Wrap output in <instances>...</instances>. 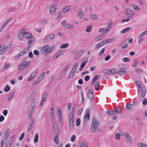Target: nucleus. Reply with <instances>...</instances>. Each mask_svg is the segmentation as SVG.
<instances>
[{"label":"nucleus","instance_id":"obj_1","mask_svg":"<svg viewBox=\"0 0 147 147\" xmlns=\"http://www.w3.org/2000/svg\"><path fill=\"white\" fill-rule=\"evenodd\" d=\"M99 126V123L97 119L95 117H93L90 127L91 131L92 132H95L98 129Z\"/></svg>","mask_w":147,"mask_h":147},{"label":"nucleus","instance_id":"obj_2","mask_svg":"<svg viewBox=\"0 0 147 147\" xmlns=\"http://www.w3.org/2000/svg\"><path fill=\"white\" fill-rule=\"evenodd\" d=\"M90 111V109L89 108L87 109L86 110L87 112L85 113L84 116L83 121L84 125L86 124L87 120H88L90 119V114L89 113Z\"/></svg>","mask_w":147,"mask_h":147},{"label":"nucleus","instance_id":"obj_3","mask_svg":"<svg viewBox=\"0 0 147 147\" xmlns=\"http://www.w3.org/2000/svg\"><path fill=\"white\" fill-rule=\"evenodd\" d=\"M112 20L109 21L107 23V26L105 29L103 33H107L109 32L112 26Z\"/></svg>","mask_w":147,"mask_h":147},{"label":"nucleus","instance_id":"obj_4","mask_svg":"<svg viewBox=\"0 0 147 147\" xmlns=\"http://www.w3.org/2000/svg\"><path fill=\"white\" fill-rule=\"evenodd\" d=\"M47 96L48 93L47 92H45L44 93L42 97V99L40 105L42 106L43 105L47 99Z\"/></svg>","mask_w":147,"mask_h":147},{"label":"nucleus","instance_id":"obj_5","mask_svg":"<svg viewBox=\"0 0 147 147\" xmlns=\"http://www.w3.org/2000/svg\"><path fill=\"white\" fill-rule=\"evenodd\" d=\"M57 8V5L56 4H53L50 6L49 8V11L51 14H53L56 10Z\"/></svg>","mask_w":147,"mask_h":147},{"label":"nucleus","instance_id":"obj_6","mask_svg":"<svg viewBox=\"0 0 147 147\" xmlns=\"http://www.w3.org/2000/svg\"><path fill=\"white\" fill-rule=\"evenodd\" d=\"M29 48L30 47L28 48H25L22 50L17 55V57H19L20 56L27 53L29 51Z\"/></svg>","mask_w":147,"mask_h":147},{"label":"nucleus","instance_id":"obj_7","mask_svg":"<svg viewBox=\"0 0 147 147\" xmlns=\"http://www.w3.org/2000/svg\"><path fill=\"white\" fill-rule=\"evenodd\" d=\"M38 70V69H36L34 71L32 72L31 75L30 76L28 79L27 80L28 81L31 80L35 77L37 74Z\"/></svg>","mask_w":147,"mask_h":147},{"label":"nucleus","instance_id":"obj_8","mask_svg":"<svg viewBox=\"0 0 147 147\" xmlns=\"http://www.w3.org/2000/svg\"><path fill=\"white\" fill-rule=\"evenodd\" d=\"M125 134L127 142L129 143H132V141L131 138L129 134L127 132H125Z\"/></svg>","mask_w":147,"mask_h":147},{"label":"nucleus","instance_id":"obj_9","mask_svg":"<svg viewBox=\"0 0 147 147\" xmlns=\"http://www.w3.org/2000/svg\"><path fill=\"white\" fill-rule=\"evenodd\" d=\"M45 73L44 72L42 73L40 76L39 78L37 79V82H34L33 83L34 85H36V84L38 83V82H41V81L44 78L45 76Z\"/></svg>","mask_w":147,"mask_h":147},{"label":"nucleus","instance_id":"obj_10","mask_svg":"<svg viewBox=\"0 0 147 147\" xmlns=\"http://www.w3.org/2000/svg\"><path fill=\"white\" fill-rule=\"evenodd\" d=\"M49 51V46L48 45L43 47L41 49V52L42 53H45Z\"/></svg>","mask_w":147,"mask_h":147},{"label":"nucleus","instance_id":"obj_11","mask_svg":"<svg viewBox=\"0 0 147 147\" xmlns=\"http://www.w3.org/2000/svg\"><path fill=\"white\" fill-rule=\"evenodd\" d=\"M55 34H50L48 36L45 38L43 40L45 42H46L48 40H51L55 36Z\"/></svg>","mask_w":147,"mask_h":147},{"label":"nucleus","instance_id":"obj_12","mask_svg":"<svg viewBox=\"0 0 147 147\" xmlns=\"http://www.w3.org/2000/svg\"><path fill=\"white\" fill-rule=\"evenodd\" d=\"M16 92L15 89L13 90L9 94L7 98V100L10 101L14 96V94Z\"/></svg>","mask_w":147,"mask_h":147},{"label":"nucleus","instance_id":"obj_13","mask_svg":"<svg viewBox=\"0 0 147 147\" xmlns=\"http://www.w3.org/2000/svg\"><path fill=\"white\" fill-rule=\"evenodd\" d=\"M26 29L24 28H22L20 30L19 32L18 36L20 39L21 38H22V36H24V34L25 33Z\"/></svg>","mask_w":147,"mask_h":147},{"label":"nucleus","instance_id":"obj_14","mask_svg":"<svg viewBox=\"0 0 147 147\" xmlns=\"http://www.w3.org/2000/svg\"><path fill=\"white\" fill-rule=\"evenodd\" d=\"M87 96L88 98L91 100L93 99V96L92 94V91L90 89L88 90L87 93Z\"/></svg>","mask_w":147,"mask_h":147},{"label":"nucleus","instance_id":"obj_15","mask_svg":"<svg viewBox=\"0 0 147 147\" xmlns=\"http://www.w3.org/2000/svg\"><path fill=\"white\" fill-rule=\"evenodd\" d=\"M118 75L120 76H123L125 74L126 72L125 69L123 68L117 71Z\"/></svg>","mask_w":147,"mask_h":147},{"label":"nucleus","instance_id":"obj_16","mask_svg":"<svg viewBox=\"0 0 147 147\" xmlns=\"http://www.w3.org/2000/svg\"><path fill=\"white\" fill-rule=\"evenodd\" d=\"M9 129H7L6 131L5 132L4 135V141L5 142H7V139H8V137L9 136Z\"/></svg>","mask_w":147,"mask_h":147},{"label":"nucleus","instance_id":"obj_17","mask_svg":"<svg viewBox=\"0 0 147 147\" xmlns=\"http://www.w3.org/2000/svg\"><path fill=\"white\" fill-rule=\"evenodd\" d=\"M107 114L110 116H115L117 115V113L115 111L110 110L108 111L107 112Z\"/></svg>","mask_w":147,"mask_h":147},{"label":"nucleus","instance_id":"obj_18","mask_svg":"<svg viewBox=\"0 0 147 147\" xmlns=\"http://www.w3.org/2000/svg\"><path fill=\"white\" fill-rule=\"evenodd\" d=\"M23 37L29 39L30 38H33L32 34L28 32H25L24 34Z\"/></svg>","mask_w":147,"mask_h":147},{"label":"nucleus","instance_id":"obj_19","mask_svg":"<svg viewBox=\"0 0 147 147\" xmlns=\"http://www.w3.org/2000/svg\"><path fill=\"white\" fill-rule=\"evenodd\" d=\"M61 51H57L56 53H55L53 55V59H56L60 56L62 54Z\"/></svg>","mask_w":147,"mask_h":147},{"label":"nucleus","instance_id":"obj_20","mask_svg":"<svg viewBox=\"0 0 147 147\" xmlns=\"http://www.w3.org/2000/svg\"><path fill=\"white\" fill-rule=\"evenodd\" d=\"M84 52V50H81L80 52L78 53L76 56L75 59H78L83 55Z\"/></svg>","mask_w":147,"mask_h":147},{"label":"nucleus","instance_id":"obj_21","mask_svg":"<svg viewBox=\"0 0 147 147\" xmlns=\"http://www.w3.org/2000/svg\"><path fill=\"white\" fill-rule=\"evenodd\" d=\"M69 67V65H67L64 67L61 75L62 76H63V77L64 76L68 68Z\"/></svg>","mask_w":147,"mask_h":147},{"label":"nucleus","instance_id":"obj_22","mask_svg":"<svg viewBox=\"0 0 147 147\" xmlns=\"http://www.w3.org/2000/svg\"><path fill=\"white\" fill-rule=\"evenodd\" d=\"M88 61V59L87 58H84L82 61V63L81 66L84 67Z\"/></svg>","mask_w":147,"mask_h":147},{"label":"nucleus","instance_id":"obj_23","mask_svg":"<svg viewBox=\"0 0 147 147\" xmlns=\"http://www.w3.org/2000/svg\"><path fill=\"white\" fill-rule=\"evenodd\" d=\"M90 18L93 20H95L98 19V17L96 15L93 13H91L90 14Z\"/></svg>","mask_w":147,"mask_h":147},{"label":"nucleus","instance_id":"obj_24","mask_svg":"<svg viewBox=\"0 0 147 147\" xmlns=\"http://www.w3.org/2000/svg\"><path fill=\"white\" fill-rule=\"evenodd\" d=\"M142 92L141 95V97L142 98H144L145 95L146 93V88L144 87H142Z\"/></svg>","mask_w":147,"mask_h":147},{"label":"nucleus","instance_id":"obj_25","mask_svg":"<svg viewBox=\"0 0 147 147\" xmlns=\"http://www.w3.org/2000/svg\"><path fill=\"white\" fill-rule=\"evenodd\" d=\"M71 6H67L65 7L62 9V11L63 12H65L69 11L71 8Z\"/></svg>","mask_w":147,"mask_h":147},{"label":"nucleus","instance_id":"obj_26","mask_svg":"<svg viewBox=\"0 0 147 147\" xmlns=\"http://www.w3.org/2000/svg\"><path fill=\"white\" fill-rule=\"evenodd\" d=\"M30 64V62L29 61H26L21 63L22 66H23L24 68L28 66Z\"/></svg>","mask_w":147,"mask_h":147},{"label":"nucleus","instance_id":"obj_27","mask_svg":"<svg viewBox=\"0 0 147 147\" xmlns=\"http://www.w3.org/2000/svg\"><path fill=\"white\" fill-rule=\"evenodd\" d=\"M79 16L80 19L84 17V14L82 9H80L78 11Z\"/></svg>","mask_w":147,"mask_h":147},{"label":"nucleus","instance_id":"obj_28","mask_svg":"<svg viewBox=\"0 0 147 147\" xmlns=\"http://www.w3.org/2000/svg\"><path fill=\"white\" fill-rule=\"evenodd\" d=\"M36 104V99H33L32 100V102L31 103V105L30 107V108L31 109H32L33 110V109L35 107V105Z\"/></svg>","mask_w":147,"mask_h":147},{"label":"nucleus","instance_id":"obj_29","mask_svg":"<svg viewBox=\"0 0 147 147\" xmlns=\"http://www.w3.org/2000/svg\"><path fill=\"white\" fill-rule=\"evenodd\" d=\"M117 73V70L115 69H112L109 70V75H113Z\"/></svg>","mask_w":147,"mask_h":147},{"label":"nucleus","instance_id":"obj_30","mask_svg":"<svg viewBox=\"0 0 147 147\" xmlns=\"http://www.w3.org/2000/svg\"><path fill=\"white\" fill-rule=\"evenodd\" d=\"M104 33H103L102 34L100 35L97 38H95V41H97L98 40H100L103 38L104 37Z\"/></svg>","mask_w":147,"mask_h":147},{"label":"nucleus","instance_id":"obj_31","mask_svg":"<svg viewBox=\"0 0 147 147\" xmlns=\"http://www.w3.org/2000/svg\"><path fill=\"white\" fill-rule=\"evenodd\" d=\"M64 27L65 28H67L69 29H73L74 26L73 25L70 24H66L64 26Z\"/></svg>","mask_w":147,"mask_h":147},{"label":"nucleus","instance_id":"obj_32","mask_svg":"<svg viewBox=\"0 0 147 147\" xmlns=\"http://www.w3.org/2000/svg\"><path fill=\"white\" fill-rule=\"evenodd\" d=\"M79 147H88L87 144L84 142H80L78 144Z\"/></svg>","mask_w":147,"mask_h":147},{"label":"nucleus","instance_id":"obj_33","mask_svg":"<svg viewBox=\"0 0 147 147\" xmlns=\"http://www.w3.org/2000/svg\"><path fill=\"white\" fill-rule=\"evenodd\" d=\"M100 84L99 82H96L95 84V87L96 90L98 91L99 89Z\"/></svg>","mask_w":147,"mask_h":147},{"label":"nucleus","instance_id":"obj_34","mask_svg":"<svg viewBox=\"0 0 147 147\" xmlns=\"http://www.w3.org/2000/svg\"><path fill=\"white\" fill-rule=\"evenodd\" d=\"M131 29L130 27H127L125 28V29L122 30L121 31V33L124 34L126 32H129Z\"/></svg>","mask_w":147,"mask_h":147},{"label":"nucleus","instance_id":"obj_35","mask_svg":"<svg viewBox=\"0 0 147 147\" xmlns=\"http://www.w3.org/2000/svg\"><path fill=\"white\" fill-rule=\"evenodd\" d=\"M133 107V105L131 103H129L127 104L126 106V108L128 110H131Z\"/></svg>","mask_w":147,"mask_h":147},{"label":"nucleus","instance_id":"obj_36","mask_svg":"<svg viewBox=\"0 0 147 147\" xmlns=\"http://www.w3.org/2000/svg\"><path fill=\"white\" fill-rule=\"evenodd\" d=\"M69 128L70 130H71L73 128L74 125L73 120H69Z\"/></svg>","mask_w":147,"mask_h":147},{"label":"nucleus","instance_id":"obj_37","mask_svg":"<svg viewBox=\"0 0 147 147\" xmlns=\"http://www.w3.org/2000/svg\"><path fill=\"white\" fill-rule=\"evenodd\" d=\"M103 45L100 42L99 44H97L95 46V49L96 50H98L100 48L102 47Z\"/></svg>","mask_w":147,"mask_h":147},{"label":"nucleus","instance_id":"obj_38","mask_svg":"<svg viewBox=\"0 0 147 147\" xmlns=\"http://www.w3.org/2000/svg\"><path fill=\"white\" fill-rule=\"evenodd\" d=\"M54 140L55 142L57 144L59 143V141L58 140V136L57 134L55 136L54 138Z\"/></svg>","mask_w":147,"mask_h":147},{"label":"nucleus","instance_id":"obj_39","mask_svg":"<svg viewBox=\"0 0 147 147\" xmlns=\"http://www.w3.org/2000/svg\"><path fill=\"white\" fill-rule=\"evenodd\" d=\"M137 144L138 146L140 147H147V146L146 144L142 142H138Z\"/></svg>","mask_w":147,"mask_h":147},{"label":"nucleus","instance_id":"obj_40","mask_svg":"<svg viewBox=\"0 0 147 147\" xmlns=\"http://www.w3.org/2000/svg\"><path fill=\"white\" fill-rule=\"evenodd\" d=\"M136 120L138 124L139 125H142V122L140 119L138 117H137L136 118Z\"/></svg>","mask_w":147,"mask_h":147},{"label":"nucleus","instance_id":"obj_41","mask_svg":"<svg viewBox=\"0 0 147 147\" xmlns=\"http://www.w3.org/2000/svg\"><path fill=\"white\" fill-rule=\"evenodd\" d=\"M38 134L36 133L35 134L34 139V142L37 143L38 142Z\"/></svg>","mask_w":147,"mask_h":147},{"label":"nucleus","instance_id":"obj_42","mask_svg":"<svg viewBox=\"0 0 147 147\" xmlns=\"http://www.w3.org/2000/svg\"><path fill=\"white\" fill-rule=\"evenodd\" d=\"M115 111H116L117 113H120L121 112V107H117L115 108Z\"/></svg>","mask_w":147,"mask_h":147},{"label":"nucleus","instance_id":"obj_43","mask_svg":"<svg viewBox=\"0 0 147 147\" xmlns=\"http://www.w3.org/2000/svg\"><path fill=\"white\" fill-rule=\"evenodd\" d=\"M61 11H59L57 12L55 14V16H57V19H58L61 17Z\"/></svg>","mask_w":147,"mask_h":147},{"label":"nucleus","instance_id":"obj_44","mask_svg":"<svg viewBox=\"0 0 147 147\" xmlns=\"http://www.w3.org/2000/svg\"><path fill=\"white\" fill-rule=\"evenodd\" d=\"M74 112H71L69 115V120H73L74 116Z\"/></svg>","mask_w":147,"mask_h":147},{"label":"nucleus","instance_id":"obj_45","mask_svg":"<svg viewBox=\"0 0 147 147\" xmlns=\"http://www.w3.org/2000/svg\"><path fill=\"white\" fill-rule=\"evenodd\" d=\"M109 41L108 40V39L104 40H102V41H101V42L102 44L103 45H105L108 43H109Z\"/></svg>","mask_w":147,"mask_h":147},{"label":"nucleus","instance_id":"obj_46","mask_svg":"<svg viewBox=\"0 0 147 147\" xmlns=\"http://www.w3.org/2000/svg\"><path fill=\"white\" fill-rule=\"evenodd\" d=\"M68 45H69L68 43H66L61 45L60 46V48L61 49L66 48L67 47Z\"/></svg>","mask_w":147,"mask_h":147},{"label":"nucleus","instance_id":"obj_47","mask_svg":"<svg viewBox=\"0 0 147 147\" xmlns=\"http://www.w3.org/2000/svg\"><path fill=\"white\" fill-rule=\"evenodd\" d=\"M9 65L8 64H6L2 69V71H3L5 70H6L7 69V68H8L9 67Z\"/></svg>","mask_w":147,"mask_h":147},{"label":"nucleus","instance_id":"obj_48","mask_svg":"<svg viewBox=\"0 0 147 147\" xmlns=\"http://www.w3.org/2000/svg\"><path fill=\"white\" fill-rule=\"evenodd\" d=\"M13 18H9L8 20H6L4 24H5L6 25H7L11 21L13 20Z\"/></svg>","mask_w":147,"mask_h":147},{"label":"nucleus","instance_id":"obj_49","mask_svg":"<svg viewBox=\"0 0 147 147\" xmlns=\"http://www.w3.org/2000/svg\"><path fill=\"white\" fill-rule=\"evenodd\" d=\"M92 28V26L90 25L87 26V29H86V31L88 32H90Z\"/></svg>","mask_w":147,"mask_h":147},{"label":"nucleus","instance_id":"obj_50","mask_svg":"<svg viewBox=\"0 0 147 147\" xmlns=\"http://www.w3.org/2000/svg\"><path fill=\"white\" fill-rule=\"evenodd\" d=\"M47 22V20L45 19L42 20L40 22V24L43 25H45Z\"/></svg>","mask_w":147,"mask_h":147},{"label":"nucleus","instance_id":"obj_51","mask_svg":"<svg viewBox=\"0 0 147 147\" xmlns=\"http://www.w3.org/2000/svg\"><path fill=\"white\" fill-rule=\"evenodd\" d=\"M10 90V88L9 86L8 85H6L5 87V92H7L9 91Z\"/></svg>","mask_w":147,"mask_h":147},{"label":"nucleus","instance_id":"obj_52","mask_svg":"<svg viewBox=\"0 0 147 147\" xmlns=\"http://www.w3.org/2000/svg\"><path fill=\"white\" fill-rule=\"evenodd\" d=\"M115 137L116 139L119 140L120 138V134L119 133H117L115 136Z\"/></svg>","mask_w":147,"mask_h":147},{"label":"nucleus","instance_id":"obj_53","mask_svg":"<svg viewBox=\"0 0 147 147\" xmlns=\"http://www.w3.org/2000/svg\"><path fill=\"white\" fill-rule=\"evenodd\" d=\"M75 73L74 71H71L69 75V78H71L73 75L75 74Z\"/></svg>","mask_w":147,"mask_h":147},{"label":"nucleus","instance_id":"obj_54","mask_svg":"<svg viewBox=\"0 0 147 147\" xmlns=\"http://www.w3.org/2000/svg\"><path fill=\"white\" fill-rule=\"evenodd\" d=\"M133 9L136 10H138L139 9V7L138 5H133Z\"/></svg>","mask_w":147,"mask_h":147},{"label":"nucleus","instance_id":"obj_55","mask_svg":"<svg viewBox=\"0 0 147 147\" xmlns=\"http://www.w3.org/2000/svg\"><path fill=\"white\" fill-rule=\"evenodd\" d=\"M125 41H124L123 42V43L124 44V45H123L121 46V49H125V48L127 47V43L125 44Z\"/></svg>","mask_w":147,"mask_h":147},{"label":"nucleus","instance_id":"obj_56","mask_svg":"<svg viewBox=\"0 0 147 147\" xmlns=\"http://www.w3.org/2000/svg\"><path fill=\"white\" fill-rule=\"evenodd\" d=\"M24 135L25 133L24 132L22 133L19 137V140H22L24 137Z\"/></svg>","mask_w":147,"mask_h":147},{"label":"nucleus","instance_id":"obj_57","mask_svg":"<svg viewBox=\"0 0 147 147\" xmlns=\"http://www.w3.org/2000/svg\"><path fill=\"white\" fill-rule=\"evenodd\" d=\"M57 111L59 113V115L60 114H62V111L61 110L59 107H57Z\"/></svg>","mask_w":147,"mask_h":147},{"label":"nucleus","instance_id":"obj_58","mask_svg":"<svg viewBox=\"0 0 147 147\" xmlns=\"http://www.w3.org/2000/svg\"><path fill=\"white\" fill-rule=\"evenodd\" d=\"M24 69L23 66H22L21 63L19 66L18 67V69L20 71L23 70Z\"/></svg>","mask_w":147,"mask_h":147},{"label":"nucleus","instance_id":"obj_59","mask_svg":"<svg viewBox=\"0 0 147 147\" xmlns=\"http://www.w3.org/2000/svg\"><path fill=\"white\" fill-rule=\"evenodd\" d=\"M78 63H76L75 64L73 67L72 69H74V70L76 71V69L78 68Z\"/></svg>","mask_w":147,"mask_h":147},{"label":"nucleus","instance_id":"obj_60","mask_svg":"<svg viewBox=\"0 0 147 147\" xmlns=\"http://www.w3.org/2000/svg\"><path fill=\"white\" fill-rule=\"evenodd\" d=\"M76 136L75 135H73L71 138L70 140L72 142H74L76 139Z\"/></svg>","mask_w":147,"mask_h":147},{"label":"nucleus","instance_id":"obj_61","mask_svg":"<svg viewBox=\"0 0 147 147\" xmlns=\"http://www.w3.org/2000/svg\"><path fill=\"white\" fill-rule=\"evenodd\" d=\"M20 3L19 2H18V3H16L15 5L14 6V8H15V9H16L18 8L19 6H20Z\"/></svg>","mask_w":147,"mask_h":147},{"label":"nucleus","instance_id":"obj_62","mask_svg":"<svg viewBox=\"0 0 147 147\" xmlns=\"http://www.w3.org/2000/svg\"><path fill=\"white\" fill-rule=\"evenodd\" d=\"M16 10L15 8L14 7H11V8L9 9H8V12L9 13L11 12L12 11H14V10Z\"/></svg>","mask_w":147,"mask_h":147},{"label":"nucleus","instance_id":"obj_63","mask_svg":"<svg viewBox=\"0 0 147 147\" xmlns=\"http://www.w3.org/2000/svg\"><path fill=\"white\" fill-rule=\"evenodd\" d=\"M80 120L79 118H78L76 120V125L77 126H78L80 125Z\"/></svg>","mask_w":147,"mask_h":147},{"label":"nucleus","instance_id":"obj_64","mask_svg":"<svg viewBox=\"0 0 147 147\" xmlns=\"http://www.w3.org/2000/svg\"><path fill=\"white\" fill-rule=\"evenodd\" d=\"M147 104V99L146 98H144V99L143 102L142 104L144 105H146Z\"/></svg>","mask_w":147,"mask_h":147}]
</instances>
